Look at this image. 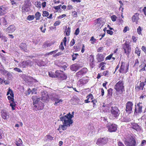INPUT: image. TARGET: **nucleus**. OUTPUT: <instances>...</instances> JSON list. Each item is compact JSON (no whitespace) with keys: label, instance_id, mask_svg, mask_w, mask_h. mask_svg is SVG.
<instances>
[{"label":"nucleus","instance_id":"16","mask_svg":"<svg viewBox=\"0 0 146 146\" xmlns=\"http://www.w3.org/2000/svg\"><path fill=\"white\" fill-rule=\"evenodd\" d=\"M131 127L137 131H139L141 130L140 127L137 123H131Z\"/></svg>","mask_w":146,"mask_h":146},{"label":"nucleus","instance_id":"53","mask_svg":"<svg viewBox=\"0 0 146 146\" xmlns=\"http://www.w3.org/2000/svg\"><path fill=\"white\" fill-rule=\"evenodd\" d=\"M60 48L61 50H63L64 49V47L63 46V42H61L60 45Z\"/></svg>","mask_w":146,"mask_h":146},{"label":"nucleus","instance_id":"29","mask_svg":"<svg viewBox=\"0 0 146 146\" xmlns=\"http://www.w3.org/2000/svg\"><path fill=\"white\" fill-rule=\"evenodd\" d=\"M9 94H10V95L13 97H14V95L13 94V92L12 90L10 89V88H9L8 90V91L7 92V95H8Z\"/></svg>","mask_w":146,"mask_h":146},{"label":"nucleus","instance_id":"24","mask_svg":"<svg viewBox=\"0 0 146 146\" xmlns=\"http://www.w3.org/2000/svg\"><path fill=\"white\" fill-rule=\"evenodd\" d=\"M41 101L44 102H47L49 100V97L47 95H45L42 97V98H40Z\"/></svg>","mask_w":146,"mask_h":146},{"label":"nucleus","instance_id":"43","mask_svg":"<svg viewBox=\"0 0 146 146\" xmlns=\"http://www.w3.org/2000/svg\"><path fill=\"white\" fill-rule=\"evenodd\" d=\"M102 76H108L109 75V71H104L103 73Z\"/></svg>","mask_w":146,"mask_h":146},{"label":"nucleus","instance_id":"10","mask_svg":"<svg viewBox=\"0 0 146 146\" xmlns=\"http://www.w3.org/2000/svg\"><path fill=\"white\" fill-rule=\"evenodd\" d=\"M87 69L86 68H84L81 70L79 72L76 73V76L78 78H80L82 76L86 74L87 71Z\"/></svg>","mask_w":146,"mask_h":146},{"label":"nucleus","instance_id":"31","mask_svg":"<svg viewBox=\"0 0 146 146\" xmlns=\"http://www.w3.org/2000/svg\"><path fill=\"white\" fill-rule=\"evenodd\" d=\"M22 141L20 138L18 139L16 143V144L17 146H21L22 145Z\"/></svg>","mask_w":146,"mask_h":146},{"label":"nucleus","instance_id":"5","mask_svg":"<svg viewBox=\"0 0 146 146\" xmlns=\"http://www.w3.org/2000/svg\"><path fill=\"white\" fill-rule=\"evenodd\" d=\"M110 110V113L113 117L115 118H117L120 113L119 110L118 108L116 106H112Z\"/></svg>","mask_w":146,"mask_h":146},{"label":"nucleus","instance_id":"26","mask_svg":"<svg viewBox=\"0 0 146 146\" xmlns=\"http://www.w3.org/2000/svg\"><path fill=\"white\" fill-rule=\"evenodd\" d=\"M0 38L4 40V41L5 42L7 41V38L3 35L2 32L1 31H0Z\"/></svg>","mask_w":146,"mask_h":146},{"label":"nucleus","instance_id":"58","mask_svg":"<svg viewBox=\"0 0 146 146\" xmlns=\"http://www.w3.org/2000/svg\"><path fill=\"white\" fill-rule=\"evenodd\" d=\"M67 68V66L66 65H64L63 66H61L60 67L61 69L62 70H66V69Z\"/></svg>","mask_w":146,"mask_h":146},{"label":"nucleus","instance_id":"25","mask_svg":"<svg viewBox=\"0 0 146 146\" xmlns=\"http://www.w3.org/2000/svg\"><path fill=\"white\" fill-rule=\"evenodd\" d=\"M53 99L54 101H55L54 103V105H56L60 103H61L62 102V99L60 100L59 98L55 97H54Z\"/></svg>","mask_w":146,"mask_h":146},{"label":"nucleus","instance_id":"3","mask_svg":"<svg viewBox=\"0 0 146 146\" xmlns=\"http://www.w3.org/2000/svg\"><path fill=\"white\" fill-rule=\"evenodd\" d=\"M123 85V81L122 80H120L114 86V89L117 92L121 94L125 91Z\"/></svg>","mask_w":146,"mask_h":146},{"label":"nucleus","instance_id":"61","mask_svg":"<svg viewBox=\"0 0 146 146\" xmlns=\"http://www.w3.org/2000/svg\"><path fill=\"white\" fill-rule=\"evenodd\" d=\"M66 37H64L63 39V42H64V45L65 46L66 45Z\"/></svg>","mask_w":146,"mask_h":146},{"label":"nucleus","instance_id":"13","mask_svg":"<svg viewBox=\"0 0 146 146\" xmlns=\"http://www.w3.org/2000/svg\"><path fill=\"white\" fill-rule=\"evenodd\" d=\"M32 64V62L29 60L27 61H24L20 64L21 66L23 68H25L26 66L31 65Z\"/></svg>","mask_w":146,"mask_h":146},{"label":"nucleus","instance_id":"15","mask_svg":"<svg viewBox=\"0 0 146 146\" xmlns=\"http://www.w3.org/2000/svg\"><path fill=\"white\" fill-rule=\"evenodd\" d=\"M7 16L5 17H0V25H1L6 26L8 23L7 21Z\"/></svg>","mask_w":146,"mask_h":146},{"label":"nucleus","instance_id":"56","mask_svg":"<svg viewBox=\"0 0 146 146\" xmlns=\"http://www.w3.org/2000/svg\"><path fill=\"white\" fill-rule=\"evenodd\" d=\"M103 49V47H100L98 49L97 51L98 52H102Z\"/></svg>","mask_w":146,"mask_h":146},{"label":"nucleus","instance_id":"34","mask_svg":"<svg viewBox=\"0 0 146 146\" xmlns=\"http://www.w3.org/2000/svg\"><path fill=\"white\" fill-rule=\"evenodd\" d=\"M79 82L81 84L83 85L86 83L87 81L85 79H80L79 80Z\"/></svg>","mask_w":146,"mask_h":146},{"label":"nucleus","instance_id":"8","mask_svg":"<svg viewBox=\"0 0 146 146\" xmlns=\"http://www.w3.org/2000/svg\"><path fill=\"white\" fill-rule=\"evenodd\" d=\"M125 110L127 113H131L132 112L133 104L131 102H128L126 104Z\"/></svg>","mask_w":146,"mask_h":146},{"label":"nucleus","instance_id":"4","mask_svg":"<svg viewBox=\"0 0 146 146\" xmlns=\"http://www.w3.org/2000/svg\"><path fill=\"white\" fill-rule=\"evenodd\" d=\"M125 143L126 146H136L135 141L130 135L125 139Z\"/></svg>","mask_w":146,"mask_h":146},{"label":"nucleus","instance_id":"42","mask_svg":"<svg viewBox=\"0 0 146 146\" xmlns=\"http://www.w3.org/2000/svg\"><path fill=\"white\" fill-rule=\"evenodd\" d=\"M13 70L18 72H22V71L19 68H15L13 69Z\"/></svg>","mask_w":146,"mask_h":146},{"label":"nucleus","instance_id":"21","mask_svg":"<svg viewBox=\"0 0 146 146\" xmlns=\"http://www.w3.org/2000/svg\"><path fill=\"white\" fill-rule=\"evenodd\" d=\"M20 49L24 51L27 52V47L26 44L24 43H21L19 46Z\"/></svg>","mask_w":146,"mask_h":146},{"label":"nucleus","instance_id":"63","mask_svg":"<svg viewBox=\"0 0 146 146\" xmlns=\"http://www.w3.org/2000/svg\"><path fill=\"white\" fill-rule=\"evenodd\" d=\"M12 102L10 104V106L11 107H15L16 105V104L14 102V101H12Z\"/></svg>","mask_w":146,"mask_h":146},{"label":"nucleus","instance_id":"55","mask_svg":"<svg viewBox=\"0 0 146 146\" xmlns=\"http://www.w3.org/2000/svg\"><path fill=\"white\" fill-rule=\"evenodd\" d=\"M79 29L78 28L76 30L74 34L76 35H77L79 34Z\"/></svg>","mask_w":146,"mask_h":146},{"label":"nucleus","instance_id":"30","mask_svg":"<svg viewBox=\"0 0 146 146\" xmlns=\"http://www.w3.org/2000/svg\"><path fill=\"white\" fill-rule=\"evenodd\" d=\"M8 71L6 70L4 68H3L0 70V73L3 75L6 76Z\"/></svg>","mask_w":146,"mask_h":146},{"label":"nucleus","instance_id":"38","mask_svg":"<svg viewBox=\"0 0 146 146\" xmlns=\"http://www.w3.org/2000/svg\"><path fill=\"white\" fill-rule=\"evenodd\" d=\"M103 25V24L102 22V23H101L100 24L96 25L95 26V27H96V29H97V30H98L99 29H100Z\"/></svg>","mask_w":146,"mask_h":146},{"label":"nucleus","instance_id":"49","mask_svg":"<svg viewBox=\"0 0 146 146\" xmlns=\"http://www.w3.org/2000/svg\"><path fill=\"white\" fill-rule=\"evenodd\" d=\"M14 97H13L11 96H8V97H7V98H8V99L9 100H10L11 101H13L14 100Z\"/></svg>","mask_w":146,"mask_h":146},{"label":"nucleus","instance_id":"35","mask_svg":"<svg viewBox=\"0 0 146 146\" xmlns=\"http://www.w3.org/2000/svg\"><path fill=\"white\" fill-rule=\"evenodd\" d=\"M79 56V55L78 54L76 53V54H73L72 55V60H74L75 59H76L77 58V57Z\"/></svg>","mask_w":146,"mask_h":146},{"label":"nucleus","instance_id":"51","mask_svg":"<svg viewBox=\"0 0 146 146\" xmlns=\"http://www.w3.org/2000/svg\"><path fill=\"white\" fill-rule=\"evenodd\" d=\"M113 54H111L110 55L107 57L106 58V60H110Z\"/></svg>","mask_w":146,"mask_h":146},{"label":"nucleus","instance_id":"23","mask_svg":"<svg viewBox=\"0 0 146 146\" xmlns=\"http://www.w3.org/2000/svg\"><path fill=\"white\" fill-rule=\"evenodd\" d=\"M80 67L78 65L73 64L70 66V68L72 71H76L78 70Z\"/></svg>","mask_w":146,"mask_h":146},{"label":"nucleus","instance_id":"41","mask_svg":"<svg viewBox=\"0 0 146 146\" xmlns=\"http://www.w3.org/2000/svg\"><path fill=\"white\" fill-rule=\"evenodd\" d=\"M145 85V82H142L140 84V88H141V90H143V88Z\"/></svg>","mask_w":146,"mask_h":146},{"label":"nucleus","instance_id":"18","mask_svg":"<svg viewBox=\"0 0 146 146\" xmlns=\"http://www.w3.org/2000/svg\"><path fill=\"white\" fill-rule=\"evenodd\" d=\"M16 29V27L14 25L9 26L6 29V31L8 33H12Z\"/></svg>","mask_w":146,"mask_h":146},{"label":"nucleus","instance_id":"52","mask_svg":"<svg viewBox=\"0 0 146 146\" xmlns=\"http://www.w3.org/2000/svg\"><path fill=\"white\" fill-rule=\"evenodd\" d=\"M130 119L128 118H124L123 119V121L126 122H128L130 121Z\"/></svg>","mask_w":146,"mask_h":146},{"label":"nucleus","instance_id":"47","mask_svg":"<svg viewBox=\"0 0 146 146\" xmlns=\"http://www.w3.org/2000/svg\"><path fill=\"white\" fill-rule=\"evenodd\" d=\"M87 98H89V99L90 100H92L93 99V96L91 94H90L89 95H88Z\"/></svg>","mask_w":146,"mask_h":146},{"label":"nucleus","instance_id":"22","mask_svg":"<svg viewBox=\"0 0 146 146\" xmlns=\"http://www.w3.org/2000/svg\"><path fill=\"white\" fill-rule=\"evenodd\" d=\"M103 105L102 106V110H103V111L104 112H107L109 109V106L108 104H105L104 103H103Z\"/></svg>","mask_w":146,"mask_h":146},{"label":"nucleus","instance_id":"62","mask_svg":"<svg viewBox=\"0 0 146 146\" xmlns=\"http://www.w3.org/2000/svg\"><path fill=\"white\" fill-rule=\"evenodd\" d=\"M61 6V5H60L58 6H54L53 7V8L55 10H58L60 9V7Z\"/></svg>","mask_w":146,"mask_h":146},{"label":"nucleus","instance_id":"57","mask_svg":"<svg viewBox=\"0 0 146 146\" xmlns=\"http://www.w3.org/2000/svg\"><path fill=\"white\" fill-rule=\"evenodd\" d=\"M145 144H146V141L144 140H143L142 141L141 144V146H143Z\"/></svg>","mask_w":146,"mask_h":146},{"label":"nucleus","instance_id":"2","mask_svg":"<svg viewBox=\"0 0 146 146\" xmlns=\"http://www.w3.org/2000/svg\"><path fill=\"white\" fill-rule=\"evenodd\" d=\"M33 104L34 107L36 110H42L44 108V104L43 102L41 100L40 98H38L36 97H33Z\"/></svg>","mask_w":146,"mask_h":146},{"label":"nucleus","instance_id":"1","mask_svg":"<svg viewBox=\"0 0 146 146\" xmlns=\"http://www.w3.org/2000/svg\"><path fill=\"white\" fill-rule=\"evenodd\" d=\"M69 115H70L69 118L66 116L61 117V115H60V116H61L60 117V120L62 121L63 124L59 125L58 130L62 129L64 131L67 128L68 126H70V125L73 123V121L72 120L73 116L71 115L70 113Z\"/></svg>","mask_w":146,"mask_h":146},{"label":"nucleus","instance_id":"64","mask_svg":"<svg viewBox=\"0 0 146 146\" xmlns=\"http://www.w3.org/2000/svg\"><path fill=\"white\" fill-rule=\"evenodd\" d=\"M141 49L144 52L146 53V48L144 46H143L142 47Z\"/></svg>","mask_w":146,"mask_h":146},{"label":"nucleus","instance_id":"7","mask_svg":"<svg viewBox=\"0 0 146 146\" xmlns=\"http://www.w3.org/2000/svg\"><path fill=\"white\" fill-rule=\"evenodd\" d=\"M122 46V49L124 50L125 53L128 56L131 51V48L129 45V42L126 41Z\"/></svg>","mask_w":146,"mask_h":146},{"label":"nucleus","instance_id":"11","mask_svg":"<svg viewBox=\"0 0 146 146\" xmlns=\"http://www.w3.org/2000/svg\"><path fill=\"white\" fill-rule=\"evenodd\" d=\"M108 130L111 132L115 131L117 129V125L114 124H110L107 126Z\"/></svg>","mask_w":146,"mask_h":146},{"label":"nucleus","instance_id":"12","mask_svg":"<svg viewBox=\"0 0 146 146\" xmlns=\"http://www.w3.org/2000/svg\"><path fill=\"white\" fill-rule=\"evenodd\" d=\"M107 142V138H100L99 139L96 143L99 145H103L106 144Z\"/></svg>","mask_w":146,"mask_h":146},{"label":"nucleus","instance_id":"46","mask_svg":"<svg viewBox=\"0 0 146 146\" xmlns=\"http://www.w3.org/2000/svg\"><path fill=\"white\" fill-rule=\"evenodd\" d=\"M6 76H7L9 78H11L12 76L11 74L9 71H8Z\"/></svg>","mask_w":146,"mask_h":146},{"label":"nucleus","instance_id":"39","mask_svg":"<svg viewBox=\"0 0 146 146\" xmlns=\"http://www.w3.org/2000/svg\"><path fill=\"white\" fill-rule=\"evenodd\" d=\"M36 6L37 7L40 8L41 7V5L40 3V1H37L35 3Z\"/></svg>","mask_w":146,"mask_h":146},{"label":"nucleus","instance_id":"19","mask_svg":"<svg viewBox=\"0 0 146 146\" xmlns=\"http://www.w3.org/2000/svg\"><path fill=\"white\" fill-rule=\"evenodd\" d=\"M139 14L138 13H136L131 18L133 22H134L135 21L136 22V23H137V22H138L139 19Z\"/></svg>","mask_w":146,"mask_h":146},{"label":"nucleus","instance_id":"14","mask_svg":"<svg viewBox=\"0 0 146 146\" xmlns=\"http://www.w3.org/2000/svg\"><path fill=\"white\" fill-rule=\"evenodd\" d=\"M8 10L7 6L5 5H2L0 7V15L6 13Z\"/></svg>","mask_w":146,"mask_h":146},{"label":"nucleus","instance_id":"33","mask_svg":"<svg viewBox=\"0 0 146 146\" xmlns=\"http://www.w3.org/2000/svg\"><path fill=\"white\" fill-rule=\"evenodd\" d=\"M66 35L67 36H68L70 35V27H68L67 29H65Z\"/></svg>","mask_w":146,"mask_h":146},{"label":"nucleus","instance_id":"20","mask_svg":"<svg viewBox=\"0 0 146 146\" xmlns=\"http://www.w3.org/2000/svg\"><path fill=\"white\" fill-rule=\"evenodd\" d=\"M96 57L98 62H100L103 61L104 58V55L103 54L99 53L96 55Z\"/></svg>","mask_w":146,"mask_h":146},{"label":"nucleus","instance_id":"28","mask_svg":"<svg viewBox=\"0 0 146 146\" xmlns=\"http://www.w3.org/2000/svg\"><path fill=\"white\" fill-rule=\"evenodd\" d=\"M102 19L101 18L98 19H97L95 20V25L96 26V25L100 24L101 23H102Z\"/></svg>","mask_w":146,"mask_h":146},{"label":"nucleus","instance_id":"50","mask_svg":"<svg viewBox=\"0 0 146 146\" xmlns=\"http://www.w3.org/2000/svg\"><path fill=\"white\" fill-rule=\"evenodd\" d=\"M75 40H74V39H73L71 42H70V46H73L75 44Z\"/></svg>","mask_w":146,"mask_h":146},{"label":"nucleus","instance_id":"54","mask_svg":"<svg viewBox=\"0 0 146 146\" xmlns=\"http://www.w3.org/2000/svg\"><path fill=\"white\" fill-rule=\"evenodd\" d=\"M60 23V21H56L54 23V26H57V25H59Z\"/></svg>","mask_w":146,"mask_h":146},{"label":"nucleus","instance_id":"6","mask_svg":"<svg viewBox=\"0 0 146 146\" xmlns=\"http://www.w3.org/2000/svg\"><path fill=\"white\" fill-rule=\"evenodd\" d=\"M55 75L56 78L61 80H63L66 79L67 76L62 71L60 70L56 71L55 73Z\"/></svg>","mask_w":146,"mask_h":146},{"label":"nucleus","instance_id":"36","mask_svg":"<svg viewBox=\"0 0 146 146\" xmlns=\"http://www.w3.org/2000/svg\"><path fill=\"white\" fill-rule=\"evenodd\" d=\"M35 16L33 15H29L28 16L27 18V19L29 21H31L34 19Z\"/></svg>","mask_w":146,"mask_h":146},{"label":"nucleus","instance_id":"37","mask_svg":"<svg viewBox=\"0 0 146 146\" xmlns=\"http://www.w3.org/2000/svg\"><path fill=\"white\" fill-rule=\"evenodd\" d=\"M42 16L43 17H48L49 15V13L48 12L46 11H43L42 12Z\"/></svg>","mask_w":146,"mask_h":146},{"label":"nucleus","instance_id":"45","mask_svg":"<svg viewBox=\"0 0 146 146\" xmlns=\"http://www.w3.org/2000/svg\"><path fill=\"white\" fill-rule=\"evenodd\" d=\"M117 18V17L115 15H113L111 17V20L113 22L116 21Z\"/></svg>","mask_w":146,"mask_h":146},{"label":"nucleus","instance_id":"27","mask_svg":"<svg viewBox=\"0 0 146 146\" xmlns=\"http://www.w3.org/2000/svg\"><path fill=\"white\" fill-rule=\"evenodd\" d=\"M142 104V103L139 102L137 105V106L138 107V113H141L142 111V106L141 105Z\"/></svg>","mask_w":146,"mask_h":146},{"label":"nucleus","instance_id":"9","mask_svg":"<svg viewBox=\"0 0 146 146\" xmlns=\"http://www.w3.org/2000/svg\"><path fill=\"white\" fill-rule=\"evenodd\" d=\"M129 65L127 64L125 66V63L123 62H121V65L119 70L120 73H126L128 71Z\"/></svg>","mask_w":146,"mask_h":146},{"label":"nucleus","instance_id":"40","mask_svg":"<svg viewBox=\"0 0 146 146\" xmlns=\"http://www.w3.org/2000/svg\"><path fill=\"white\" fill-rule=\"evenodd\" d=\"M57 50H55L53 51H51L50 52H48L46 53V54L47 55H52L53 54H55L56 53V52L57 51Z\"/></svg>","mask_w":146,"mask_h":146},{"label":"nucleus","instance_id":"60","mask_svg":"<svg viewBox=\"0 0 146 146\" xmlns=\"http://www.w3.org/2000/svg\"><path fill=\"white\" fill-rule=\"evenodd\" d=\"M139 63V62L138 60V59H136L135 62V65H134L135 66H138V64Z\"/></svg>","mask_w":146,"mask_h":146},{"label":"nucleus","instance_id":"48","mask_svg":"<svg viewBox=\"0 0 146 146\" xmlns=\"http://www.w3.org/2000/svg\"><path fill=\"white\" fill-rule=\"evenodd\" d=\"M112 89L111 88H110L108 90V94L109 95H111L112 94Z\"/></svg>","mask_w":146,"mask_h":146},{"label":"nucleus","instance_id":"59","mask_svg":"<svg viewBox=\"0 0 146 146\" xmlns=\"http://www.w3.org/2000/svg\"><path fill=\"white\" fill-rule=\"evenodd\" d=\"M106 31L107 33L110 34L111 35H112L113 33V32L112 31H110V30H107Z\"/></svg>","mask_w":146,"mask_h":146},{"label":"nucleus","instance_id":"17","mask_svg":"<svg viewBox=\"0 0 146 146\" xmlns=\"http://www.w3.org/2000/svg\"><path fill=\"white\" fill-rule=\"evenodd\" d=\"M1 117L4 119L7 120L9 117V114L8 112L5 111H3L1 112Z\"/></svg>","mask_w":146,"mask_h":146},{"label":"nucleus","instance_id":"44","mask_svg":"<svg viewBox=\"0 0 146 146\" xmlns=\"http://www.w3.org/2000/svg\"><path fill=\"white\" fill-rule=\"evenodd\" d=\"M141 29L140 26H139L137 29V31L139 35L141 34Z\"/></svg>","mask_w":146,"mask_h":146},{"label":"nucleus","instance_id":"32","mask_svg":"<svg viewBox=\"0 0 146 146\" xmlns=\"http://www.w3.org/2000/svg\"><path fill=\"white\" fill-rule=\"evenodd\" d=\"M41 16V14L38 12H37L35 14V17L36 20H39Z\"/></svg>","mask_w":146,"mask_h":146}]
</instances>
